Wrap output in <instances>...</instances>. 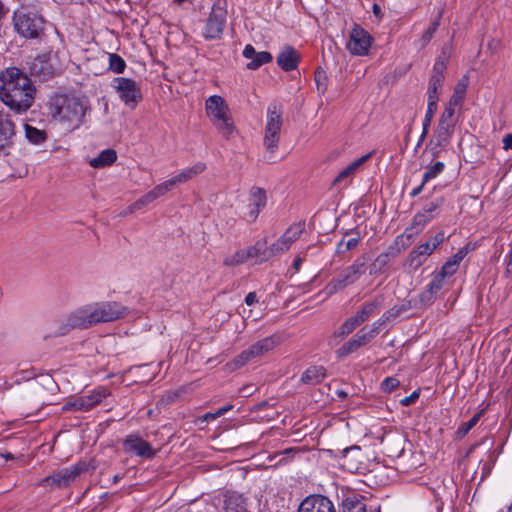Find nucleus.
Wrapping results in <instances>:
<instances>
[{"label": "nucleus", "instance_id": "nucleus-1", "mask_svg": "<svg viewBox=\"0 0 512 512\" xmlns=\"http://www.w3.org/2000/svg\"><path fill=\"white\" fill-rule=\"evenodd\" d=\"M127 314L128 308L115 301L87 303L63 316L58 323L57 333L66 335L74 329H89L101 323L116 321Z\"/></svg>", "mask_w": 512, "mask_h": 512}, {"label": "nucleus", "instance_id": "nucleus-2", "mask_svg": "<svg viewBox=\"0 0 512 512\" xmlns=\"http://www.w3.org/2000/svg\"><path fill=\"white\" fill-rule=\"evenodd\" d=\"M36 89L28 76L16 67L0 73V100L17 113L27 111L34 103Z\"/></svg>", "mask_w": 512, "mask_h": 512}, {"label": "nucleus", "instance_id": "nucleus-3", "mask_svg": "<svg viewBox=\"0 0 512 512\" xmlns=\"http://www.w3.org/2000/svg\"><path fill=\"white\" fill-rule=\"evenodd\" d=\"M89 109V100L84 96L60 95L51 103L50 114L65 130L74 131L82 126Z\"/></svg>", "mask_w": 512, "mask_h": 512}, {"label": "nucleus", "instance_id": "nucleus-4", "mask_svg": "<svg viewBox=\"0 0 512 512\" xmlns=\"http://www.w3.org/2000/svg\"><path fill=\"white\" fill-rule=\"evenodd\" d=\"M207 117L225 137H231L235 132V126L226 101L219 95L210 96L205 102Z\"/></svg>", "mask_w": 512, "mask_h": 512}, {"label": "nucleus", "instance_id": "nucleus-5", "mask_svg": "<svg viewBox=\"0 0 512 512\" xmlns=\"http://www.w3.org/2000/svg\"><path fill=\"white\" fill-rule=\"evenodd\" d=\"M282 110L279 106L273 104L267 109V118L264 132V147L266 149L265 157L272 161L278 149L280 133L282 128Z\"/></svg>", "mask_w": 512, "mask_h": 512}, {"label": "nucleus", "instance_id": "nucleus-6", "mask_svg": "<svg viewBox=\"0 0 512 512\" xmlns=\"http://www.w3.org/2000/svg\"><path fill=\"white\" fill-rule=\"evenodd\" d=\"M44 19L35 12L22 7L14 11L13 24L17 33L27 39L38 38L44 31Z\"/></svg>", "mask_w": 512, "mask_h": 512}, {"label": "nucleus", "instance_id": "nucleus-7", "mask_svg": "<svg viewBox=\"0 0 512 512\" xmlns=\"http://www.w3.org/2000/svg\"><path fill=\"white\" fill-rule=\"evenodd\" d=\"M389 319L388 313L382 315L370 326L361 328L350 340L345 342L337 351L338 357H346L359 348L369 344L381 331L382 326Z\"/></svg>", "mask_w": 512, "mask_h": 512}, {"label": "nucleus", "instance_id": "nucleus-8", "mask_svg": "<svg viewBox=\"0 0 512 512\" xmlns=\"http://www.w3.org/2000/svg\"><path fill=\"white\" fill-rule=\"evenodd\" d=\"M279 343L280 337L276 335L268 336L259 340L236 356L231 362L227 363L226 370L228 372H233L241 368L254 358L261 357L267 352L273 350Z\"/></svg>", "mask_w": 512, "mask_h": 512}, {"label": "nucleus", "instance_id": "nucleus-9", "mask_svg": "<svg viewBox=\"0 0 512 512\" xmlns=\"http://www.w3.org/2000/svg\"><path fill=\"white\" fill-rule=\"evenodd\" d=\"M366 271V259L363 257L355 260L346 267L335 278H333L324 288L327 295H333L345 287L356 283Z\"/></svg>", "mask_w": 512, "mask_h": 512}, {"label": "nucleus", "instance_id": "nucleus-10", "mask_svg": "<svg viewBox=\"0 0 512 512\" xmlns=\"http://www.w3.org/2000/svg\"><path fill=\"white\" fill-rule=\"evenodd\" d=\"M87 468L88 466L86 463L79 462L70 467H66L53 472L49 476L43 478L39 482V485L42 487H48L51 490L67 487L73 481H75L81 473L86 471Z\"/></svg>", "mask_w": 512, "mask_h": 512}, {"label": "nucleus", "instance_id": "nucleus-11", "mask_svg": "<svg viewBox=\"0 0 512 512\" xmlns=\"http://www.w3.org/2000/svg\"><path fill=\"white\" fill-rule=\"evenodd\" d=\"M111 87L115 90L120 100L131 109H134L142 99L139 83L131 78H114Z\"/></svg>", "mask_w": 512, "mask_h": 512}, {"label": "nucleus", "instance_id": "nucleus-12", "mask_svg": "<svg viewBox=\"0 0 512 512\" xmlns=\"http://www.w3.org/2000/svg\"><path fill=\"white\" fill-rule=\"evenodd\" d=\"M441 202H430L424 208L417 212L413 217L412 223L407 227L399 238H407L411 241L415 236L419 235L425 226L435 218Z\"/></svg>", "mask_w": 512, "mask_h": 512}, {"label": "nucleus", "instance_id": "nucleus-13", "mask_svg": "<svg viewBox=\"0 0 512 512\" xmlns=\"http://www.w3.org/2000/svg\"><path fill=\"white\" fill-rule=\"evenodd\" d=\"M373 43V38L364 28L355 24L349 32L346 49L354 56H366Z\"/></svg>", "mask_w": 512, "mask_h": 512}, {"label": "nucleus", "instance_id": "nucleus-14", "mask_svg": "<svg viewBox=\"0 0 512 512\" xmlns=\"http://www.w3.org/2000/svg\"><path fill=\"white\" fill-rule=\"evenodd\" d=\"M267 197L265 190L254 187L250 190L247 203L241 207V217L249 223L254 222L260 211L266 206Z\"/></svg>", "mask_w": 512, "mask_h": 512}, {"label": "nucleus", "instance_id": "nucleus-15", "mask_svg": "<svg viewBox=\"0 0 512 512\" xmlns=\"http://www.w3.org/2000/svg\"><path fill=\"white\" fill-rule=\"evenodd\" d=\"M303 231V223H294L289 226L276 241L268 246L271 258L287 252Z\"/></svg>", "mask_w": 512, "mask_h": 512}, {"label": "nucleus", "instance_id": "nucleus-16", "mask_svg": "<svg viewBox=\"0 0 512 512\" xmlns=\"http://www.w3.org/2000/svg\"><path fill=\"white\" fill-rule=\"evenodd\" d=\"M446 67H447V58L439 57L433 66L432 75L430 77L428 88H427V102L428 103H435V104L438 103L439 94L443 87Z\"/></svg>", "mask_w": 512, "mask_h": 512}, {"label": "nucleus", "instance_id": "nucleus-17", "mask_svg": "<svg viewBox=\"0 0 512 512\" xmlns=\"http://www.w3.org/2000/svg\"><path fill=\"white\" fill-rule=\"evenodd\" d=\"M226 11L214 6L202 29V35L206 40L219 39L226 24Z\"/></svg>", "mask_w": 512, "mask_h": 512}, {"label": "nucleus", "instance_id": "nucleus-18", "mask_svg": "<svg viewBox=\"0 0 512 512\" xmlns=\"http://www.w3.org/2000/svg\"><path fill=\"white\" fill-rule=\"evenodd\" d=\"M29 69L32 75L42 79L52 77L57 70L56 55L52 52L38 55L30 63Z\"/></svg>", "mask_w": 512, "mask_h": 512}, {"label": "nucleus", "instance_id": "nucleus-19", "mask_svg": "<svg viewBox=\"0 0 512 512\" xmlns=\"http://www.w3.org/2000/svg\"><path fill=\"white\" fill-rule=\"evenodd\" d=\"M107 397L106 390H96L87 395H83L75 398L72 401L67 402L64 406V410L74 411H89L98 405L104 398Z\"/></svg>", "mask_w": 512, "mask_h": 512}, {"label": "nucleus", "instance_id": "nucleus-20", "mask_svg": "<svg viewBox=\"0 0 512 512\" xmlns=\"http://www.w3.org/2000/svg\"><path fill=\"white\" fill-rule=\"evenodd\" d=\"M124 451L141 458L150 459L155 455L152 446L137 434L128 435L123 442Z\"/></svg>", "mask_w": 512, "mask_h": 512}, {"label": "nucleus", "instance_id": "nucleus-21", "mask_svg": "<svg viewBox=\"0 0 512 512\" xmlns=\"http://www.w3.org/2000/svg\"><path fill=\"white\" fill-rule=\"evenodd\" d=\"M298 512H336L332 501L323 495H310L300 504Z\"/></svg>", "mask_w": 512, "mask_h": 512}, {"label": "nucleus", "instance_id": "nucleus-22", "mask_svg": "<svg viewBox=\"0 0 512 512\" xmlns=\"http://www.w3.org/2000/svg\"><path fill=\"white\" fill-rule=\"evenodd\" d=\"M206 170V164L203 162H198L191 167L183 169L176 176L162 182L164 186H166V190L169 192L173 187L184 184L189 180L195 178L199 174L203 173Z\"/></svg>", "mask_w": 512, "mask_h": 512}, {"label": "nucleus", "instance_id": "nucleus-23", "mask_svg": "<svg viewBox=\"0 0 512 512\" xmlns=\"http://www.w3.org/2000/svg\"><path fill=\"white\" fill-rule=\"evenodd\" d=\"M167 192L168 191L166 190V186H164L163 183L156 185L152 190H150L145 195L136 200L133 204H131L126 209L124 214H132L135 211L142 209L144 206H147L148 204L152 203L156 199L165 195Z\"/></svg>", "mask_w": 512, "mask_h": 512}, {"label": "nucleus", "instance_id": "nucleus-24", "mask_svg": "<svg viewBox=\"0 0 512 512\" xmlns=\"http://www.w3.org/2000/svg\"><path fill=\"white\" fill-rule=\"evenodd\" d=\"M444 285L445 280L440 276L433 274L431 281L426 286L425 290H423L419 295L420 302L424 305H431L436 300Z\"/></svg>", "mask_w": 512, "mask_h": 512}, {"label": "nucleus", "instance_id": "nucleus-25", "mask_svg": "<svg viewBox=\"0 0 512 512\" xmlns=\"http://www.w3.org/2000/svg\"><path fill=\"white\" fill-rule=\"evenodd\" d=\"M243 56L246 59H251V61L246 65L247 69L249 70H256L263 64L272 61V55L269 52H256L255 48L251 44H247L244 47Z\"/></svg>", "mask_w": 512, "mask_h": 512}, {"label": "nucleus", "instance_id": "nucleus-26", "mask_svg": "<svg viewBox=\"0 0 512 512\" xmlns=\"http://www.w3.org/2000/svg\"><path fill=\"white\" fill-rule=\"evenodd\" d=\"M372 153H367L360 157L359 159L350 163L347 167L342 169L337 177L334 179L333 184L339 185L344 183L347 185L350 183L351 179L355 175V173L359 170V168L371 157Z\"/></svg>", "mask_w": 512, "mask_h": 512}, {"label": "nucleus", "instance_id": "nucleus-27", "mask_svg": "<svg viewBox=\"0 0 512 512\" xmlns=\"http://www.w3.org/2000/svg\"><path fill=\"white\" fill-rule=\"evenodd\" d=\"M15 135L14 123L8 115L0 113V151L10 147Z\"/></svg>", "mask_w": 512, "mask_h": 512}, {"label": "nucleus", "instance_id": "nucleus-28", "mask_svg": "<svg viewBox=\"0 0 512 512\" xmlns=\"http://www.w3.org/2000/svg\"><path fill=\"white\" fill-rule=\"evenodd\" d=\"M299 54L291 47H284L277 56V64L285 71L294 70L299 62Z\"/></svg>", "mask_w": 512, "mask_h": 512}, {"label": "nucleus", "instance_id": "nucleus-29", "mask_svg": "<svg viewBox=\"0 0 512 512\" xmlns=\"http://www.w3.org/2000/svg\"><path fill=\"white\" fill-rule=\"evenodd\" d=\"M383 306V299L377 297L372 301L366 302L353 316L359 325L367 321L370 317L375 315Z\"/></svg>", "mask_w": 512, "mask_h": 512}, {"label": "nucleus", "instance_id": "nucleus-30", "mask_svg": "<svg viewBox=\"0 0 512 512\" xmlns=\"http://www.w3.org/2000/svg\"><path fill=\"white\" fill-rule=\"evenodd\" d=\"M434 249L430 246V242H425L419 246H417L415 249H413L408 257V263L411 267L414 269H417L420 267L423 262L426 260V258L432 254Z\"/></svg>", "mask_w": 512, "mask_h": 512}, {"label": "nucleus", "instance_id": "nucleus-31", "mask_svg": "<svg viewBox=\"0 0 512 512\" xmlns=\"http://www.w3.org/2000/svg\"><path fill=\"white\" fill-rule=\"evenodd\" d=\"M467 85V80H460L456 84L453 94L450 97L448 103L445 105V107L453 109L460 113L467 91Z\"/></svg>", "mask_w": 512, "mask_h": 512}, {"label": "nucleus", "instance_id": "nucleus-32", "mask_svg": "<svg viewBox=\"0 0 512 512\" xmlns=\"http://www.w3.org/2000/svg\"><path fill=\"white\" fill-rule=\"evenodd\" d=\"M225 512H245L246 503L242 495L235 492H228L224 500Z\"/></svg>", "mask_w": 512, "mask_h": 512}, {"label": "nucleus", "instance_id": "nucleus-33", "mask_svg": "<svg viewBox=\"0 0 512 512\" xmlns=\"http://www.w3.org/2000/svg\"><path fill=\"white\" fill-rule=\"evenodd\" d=\"M117 160V153L114 149H105L98 156L89 160V165L99 169L112 165Z\"/></svg>", "mask_w": 512, "mask_h": 512}, {"label": "nucleus", "instance_id": "nucleus-34", "mask_svg": "<svg viewBox=\"0 0 512 512\" xmlns=\"http://www.w3.org/2000/svg\"><path fill=\"white\" fill-rule=\"evenodd\" d=\"M246 250L248 259H255L256 262L262 263L271 259L269 248L265 242H257L255 245L248 247Z\"/></svg>", "mask_w": 512, "mask_h": 512}, {"label": "nucleus", "instance_id": "nucleus-35", "mask_svg": "<svg viewBox=\"0 0 512 512\" xmlns=\"http://www.w3.org/2000/svg\"><path fill=\"white\" fill-rule=\"evenodd\" d=\"M326 377L323 366H311L301 376V382L309 385H317Z\"/></svg>", "mask_w": 512, "mask_h": 512}, {"label": "nucleus", "instance_id": "nucleus-36", "mask_svg": "<svg viewBox=\"0 0 512 512\" xmlns=\"http://www.w3.org/2000/svg\"><path fill=\"white\" fill-rule=\"evenodd\" d=\"M455 127L438 123L434 137L438 146H446L454 133Z\"/></svg>", "mask_w": 512, "mask_h": 512}, {"label": "nucleus", "instance_id": "nucleus-37", "mask_svg": "<svg viewBox=\"0 0 512 512\" xmlns=\"http://www.w3.org/2000/svg\"><path fill=\"white\" fill-rule=\"evenodd\" d=\"M360 325L358 322L354 319V317L348 318L339 328L337 331L334 332V334L331 337V342L336 341L337 338H344L347 335L351 334L357 327Z\"/></svg>", "mask_w": 512, "mask_h": 512}, {"label": "nucleus", "instance_id": "nucleus-38", "mask_svg": "<svg viewBox=\"0 0 512 512\" xmlns=\"http://www.w3.org/2000/svg\"><path fill=\"white\" fill-rule=\"evenodd\" d=\"M25 130V136L26 138L32 143V144H41L43 143L46 138V132L44 130H40L38 128H35L29 124L24 125Z\"/></svg>", "mask_w": 512, "mask_h": 512}, {"label": "nucleus", "instance_id": "nucleus-39", "mask_svg": "<svg viewBox=\"0 0 512 512\" xmlns=\"http://www.w3.org/2000/svg\"><path fill=\"white\" fill-rule=\"evenodd\" d=\"M389 260H390V253L389 252H385V253L379 254L375 258L373 263L370 265V274L371 275H376V274L383 273L385 271L388 263H389Z\"/></svg>", "mask_w": 512, "mask_h": 512}, {"label": "nucleus", "instance_id": "nucleus-40", "mask_svg": "<svg viewBox=\"0 0 512 512\" xmlns=\"http://www.w3.org/2000/svg\"><path fill=\"white\" fill-rule=\"evenodd\" d=\"M248 256L245 249L237 250L234 253L224 258V265L228 267H234L247 262Z\"/></svg>", "mask_w": 512, "mask_h": 512}, {"label": "nucleus", "instance_id": "nucleus-41", "mask_svg": "<svg viewBox=\"0 0 512 512\" xmlns=\"http://www.w3.org/2000/svg\"><path fill=\"white\" fill-rule=\"evenodd\" d=\"M343 512H366V505L356 496L343 500Z\"/></svg>", "mask_w": 512, "mask_h": 512}, {"label": "nucleus", "instance_id": "nucleus-42", "mask_svg": "<svg viewBox=\"0 0 512 512\" xmlns=\"http://www.w3.org/2000/svg\"><path fill=\"white\" fill-rule=\"evenodd\" d=\"M459 114V112L445 107L438 123L455 127L458 122Z\"/></svg>", "mask_w": 512, "mask_h": 512}, {"label": "nucleus", "instance_id": "nucleus-43", "mask_svg": "<svg viewBox=\"0 0 512 512\" xmlns=\"http://www.w3.org/2000/svg\"><path fill=\"white\" fill-rule=\"evenodd\" d=\"M481 416L482 412H478L469 421L462 423L456 431V437L461 439L466 436L467 433L478 423Z\"/></svg>", "mask_w": 512, "mask_h": 512}, {"label": "nucleus", "instance_id": "nucleus-44", "mask_svg": "<svg viewBox=\"0 0 512 512\" xmlns=\"http://www.w3.org/2000/svg\"><path fill=\"white\" fill-rule=\"evenodd\" d=\"M126 68V63L122 57L118 54L110 53L109 54V69L114 73H122Z\"/></svg>", "mask_w": 512, "mask_h": 512}, {"label": "nucleus", "instance_id": "nucleus-45", "mask_svg": "<svg viewBox=\"0 0 512 512\" xmlns=\"http://www.w3.org/2000/svg\"><path fill=\"white\" fill-rule=\"evenodd\" d=\"M360 239L358 233L348 240L342 239L337 245V253H345L346 251L354 249L359 244Z\"/></svg>", "mask_w": 512, "mask_h": 512}, {"label": "nucleus", "instance_id": "nucleus-46", "mask_svg": "<svg viewBox=\"0 0 512 512\" xmlns=\"http://www.w3.org/2000/svg\"><path fill=\"white\" fill-rule=\"evenodd\" d=\"M444 168L445 164L443 162H436L432 166L428 167L423 175V182L427 183L430 180L436 178L439 174L443 172Z\"/></svg>", "mask_w": 512, "mask_h": 512}, {"label": "nucleus", "instance_id": "nucleus-47", "mask_svg": "<svg viewBox=\"0 0 512 512\" xmlns=\"http://www.w3.org/2000/svg\"><path fill=\"white\" fill-rule=\"evenodd\" d=\"M436 111H437V104L427 102V110H426V114H425L424 121H423V134H426L428 132L431 121H432Z\"/></svg>", "mask_w": 512, "mask_h": 512}, {"label": "nucleus", "instance_id": "nucleus-48", "mask_svg": "<svg viewBox=\"0 0 512 512\" xmlns=\"http://www.w3.org/2000/svg\"><path fill=\"white\" fill-rule=\"evenodd\" d=\"M458 267L451 263L449 260L442 266L441 270L436 275L440 276L443 280H446L447 277L452 276L456 273Z\"/></svg>", "mask_w": 512, "mask_h": 512}, {"label": "nucleus", "instance_id": "nucleus-49", "mask_svg": "<svg viewBox=\"0 0 512 512\" xmlns=\"http://www.w3.org/2000/svg\"><path fill=\"white\" fill-rule=\"evenodd\" d=\"M398 386H399V381L393 377H387L381 383L382 390L387 393L392 392Z\"/></svg>", "mask_w": 512, "mask_h": 512}, {"label": "nucleus", "instance_id": "nucleus-50", "mask_svg": "<svg viewBox=\"0 0 512 512\" xmlns=\"http://www.w3.org/2000/svg\"><path fill=\"white\" fill-rule=\"evenodd\" d=\"M468 250L466 247L459 249L450 259L449 261L459 267L461 261L467 255Z\"/></svg>", "mask_w": 512, "mask_h": 512}, {"label": "nucleus", "instance_id": "nucleus-51", "mask_svg": "<svg viewBox=\"0 0 512 512\" xmlns=\"http://www.w3.org/2000/svg\"><path fill=\"white\" fill-rule=\"evenodd\" d=\"M444 239L445 234L443 231H440L427 242H430V246L435 250L441 243H443Z\"/></svg>", "mask_w": 512, "mask_h": 512}, {"label": "nucleus", "instance_id": "nucleus-52", "mask_svg": "<svg viewBox=\"0 0 512 512\" xmlns=\"http://www.w3.org/2000/svg\"><path fill=\"white\" fill-rule=\"evenodd\" d=\"M315 80L317 83L318 91L323 93L326 90V83H325L326 77H325L324 73H322V72L316 73Z\"/></svg>", "mask_w": 512, "mask_h": 512}, {"label": "nucleus", "instance_id": "nucleus-53", "mask_svg": "<svg viewBox=\"0 0 512 512\" xmlns=\"http://www.w3.org/2000/svg\"><path fill=\"white\" fill-rule=\"evenodd\" d=\"M505 265H506L505 275L507 277L512 276V246L510 247V250H509L507 256L505 257Z\"/></svg>", "mask_w": 512, "mask_h": 512}, {"label": "nucleus", "instance_id": "nucleus-54", "mask_svg": "<svg viewBox=\"0 0 512 512\" xmlns=\"http://www.w3.org/2000/svg\"><path fill=\"white\" fill-rule=\"evenodd\" d=\"M419 397V393L418 392H413L411 395L407 396V397H404L403 399L400 400V403L403 405V406H409L411 405L412 403H414Z\"/></svg>", "mask_w": 512, "mask_h": 512}, {"label": "nucleus", "instance_id": "nucleus-55", "mask_svg": "<svg viewBox=\"0 0 512 512\" xmlns=\"http://www.w3.org/2000/svg\"><path fill=\"white\" fill-rule=\"evenodd\" d=\"M257 302V295L255 292H249L245 297V303L249 306Z\"/></svg>", "mask_w": 512, "mask_h": 512}, {"label": "nucleus", "instance_id": "nucleus-56", "mask_svg": "<svg viewBox=\"0 0 512 512\" xmlns=\"http://www.w3.org/2000/svg\"><path fill=\"white\" fill-rule=\"evenodd\" d=\"M503 148L505 150L512 149V134H508L504 137Z\"/></svg>", "mask_w": 512, "mask_h": 512}, {"label": "nucleus", "instance_id": "nucleus-57", "mask_svg": "<svg viewBox=\"0 0 512 512\" xmlns=\"http://www.w3.org/2000/svg\"><path fill=\"white\" fill-rule=\"evenodd\" d=\"M425 184H426V183H424V182L422 181V182H421V184H420L419 186L415 187V188L411 191L410 196H411V197H416L417 195H419V194L422 192V190H423V188H424Z\"/></svg>", "mask_w": 512, "mask_h": 512}, {"label": "nucleus", "instance_id": "nucleus-58", "mask_svg": "<svg viewBox=\"0 0 512 512\" xmlns=\"http://www.w3.org/2000/svg\"><path fill=\"white\" fill-rule=\"evenodd\" d=\"M233 408L232 405H227V406H224V407H221L219 408L216 412H215V415L218 416V417H221L223 416L226 412H228L229 410H231Z\"/></svg>", "mask_w": 512, "mask_h": 512}, {"label": "nucleus", "instance_id": "nucleus-59", "mask_svg": "<svg viewBox=\"0 0 512 512\" xmlns=\"http://www.w3.org/2000/svg\"><path fill=\"white\" fill-rule=\"evenodd\" d=\"M352 452L360 453V448L358 446H353V447L345 448L343 450L344 459H346L348 454L352 453Z\"/></svg>", "mask_w": 512, "mask_h": 512}, {"label": "nucleus", "instance_id": "nucleus-60", "mask_svg": "<svg viewBox=\"0 0 512 512\" xmlns=\"http://www.w3.org/2000/svg\"><path fill=\"white\" fill-rule=\"evenodd\" d=\"M9 9L5 6L2 0H0V21L8 14Z\"/></svg>", "mask_w": 512, "mask_h": 512}, {"label": "nucleus", "instance_id": "nucleus-61", "mask_svg": "<svg viewBox=\"0 0 512 512\" xmlns=\"http://www.w3.org/2000/svg\"><path fill=\"white\" fill-rule=\"evenodd\" d=\"M301 264H302V258L296 257L293 262V267L295 268L296 271H298L300 269Z\"/></svg>", "mask_w": 512, "mask_h": 512}, {"label": "nucleus", "instance_id": "nucleus-62", "mask_svg": "<svg viewBox=\"0 0 512 512\" xmlns=\"http://www.w3.org/2000/svg\"><path fill=\"white\" fill-rule=\"evenodd\" d=\"M434 30L435 28H430L425 32L424 37L426 40H429L432 37Z\"/></svg>", "mask_w": 512, "mask_h": 512}, {"label": "nucleus", "instance_id": "nucleus-63", "mask_svg": "<svg viewBox=\"0 0 512 512\" xmlns=\"http://www.w3.org/2000/svg\"><path fill=\"white\" fill-rule=\"evenodd\" d=\"M218 418V416L215 415V413H207L205 415V420L209 421V420H214Z\"/></svg>", "mask_w": 512, "mask_h": 512}, {"label": "nucleus", "instance_id": "nucleus-64", "mask_svg": "<svg viewBox=\"0 0 512 512\" xmlns=\"http://www.w3.org/2000/svg\"><path fill=\"white\" fill-rule=\"evenodd\" d=\"M373 12H374V14H376V15H378V14L380 13V7H379L377 4H375V5L373 6Z\"/></svg>", "mask_w": 512, "mask_h": 512}]
</instances>
